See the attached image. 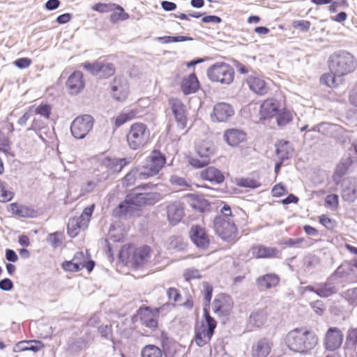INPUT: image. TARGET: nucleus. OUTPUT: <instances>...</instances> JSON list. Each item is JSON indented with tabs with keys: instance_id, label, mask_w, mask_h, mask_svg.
<instances>
[{
	"instance_id": "1",
	"label": "nucleus",
	"mask_w": 357,
	"mask_h": 357,
	"mask_svg": "<svg viewBox=\"0 0 357 357\" xmlns=\"http://www.w3.org/2000/svg\"><path fill=\"white\" fill-rule=\"evenodd\" d=\"M284 343L294 352L307 354L317 346L318 338L312 332L303 328H296L286 335Z\"/></svg>"
},
{
	"instance_id": "2",
	"label": "nucleus",
	"mask_w": 357,
	"mask_h": 357,
	"mask_svg": "<svg viewBox=\"0 0 357 357\" xmlns=\"http://www.w3.org/2000/svg\"><path fill=\"white\" fill-rule=\"evenodd\" d=\"M100 168L98 172L100 174H96V181H90L83 187L85 192L92 191L98 183L105 181L113 173L119 172L123 167L130 162L128 158H112L102 156L98 159Z\"/></svg>"
},
{
	"instance_id": "3",
	"label": "nucleus",
	"mask_w": 357,
	"mask_h": 357,
	"mask_svg": "<svg viewBox=\"0 0 357 357\" xmlns=\"http://www.w3.org/2000/svg\"><path fill=\"white\" fill-rule=\"evenodd\" d=\"M220 212L221 215L216 216L213 220L215 231L222 240L233 241L237 234L234 220L236 215L228 205H225Z\"/></svg>"
},
{
	"instance_id": "4",
	"label": "nucleus",
	"mask_w": 357,
	"mask_h": 357,
	"mask_svg": "<svg viewBox=\"0 0 357 357\" xmlns=\"http://www.w3.org/2000/svg\"><path fill=\"white\" fill-rule=\"evenodd\" d=\"M329 68L332 73L341 77L352 73L356 68L355 59L347 52H338L329 58Z\"/></svg>"
},
{
	"instance_id": "5",
	"label": "nucleus",
	"mask_w": 357,
	"mask_h": 357,
	"mask_svg": "<svg viewBox=\"0 0 357 357\" xmlns=\"http://www.w3.org/2000/svg\"><path fill=\"white\" fill-rule=\"evenodd\" d=\"M204 315L206 322L198 323L195 327V342L199 347L209 342L216 328V321L210 316L206 308L204 309Z\"/></svg>"
},
{
	"instance_id": "6",
	"label": "nucleus",
	"mask_w": 357,
	"mask_h": 357,
	"mask_svg": "<svg viewBox=\"0 0 357 357\" xmlns=\"http://www.w3.org/2000/svg\"><path fill=\"white\" fill-rule=\"evenodd\" d=\"M126 137L129 147L132 150H137L149 142L150 131L145 124L135 123L130 126Z\"/></svg>"
},
{
	"instance_id": "7",
	"label": "nucleus",
	"mask_w": 357,
	"mask_h": 357,
	"mask_svg": "<svg viewBox=\"0 0 357 357\" xmlns=\"http://www.w3.org/2000/svg\"><path fill=\"white\" fill-rule=\"evenodd\" d=\"M165 163V155L158 151H153L146 158L144 165L139 167V178L146 179L156 175Z\"/></svg>"
},
{
	"instance_id": "8",
	"label": "nucleus",
	"mask_w": 357,
	"mask_h": 357,
	"mask_svg": "<svg viewBox=\"0 0 357 357\" xmlns=\"http://www.w3.org/2000/svg\"><path fill=\"white\" fill-rule=\"evenodd\" d=\"M234 72L227 63L218 62L210 66L207 70V75L213 82L223 84H229L233 82Z\"/></svg>"
},
{
	"instance_id": "9",
	"label": "nucleus",
	"mask_w": 357,
	"mask_h": 357,
	"mask_svg": "<svg viewBox=\"0 0 357 357\" xmlns=\"http://www.w3.org/2000/svg\"><path fill=\"white\" fill-rule=\"evenodd\" d=\"M93 207V205L86 207L79 217L69 220L67 225V231L70 237H75L81 230H84L88 227Z\"/></svg>"
},
{
	"instance_id": "10",
	"label": "nucleus",
	"mask_w": 357,
	"mask_h": 357,
	"mask_svg": "<svg viewBox=\"0 0 357 357\" xmlns=\"http://www.w3.org/2000/svg\"><path fill=\"white\" fill-rule=\"evenodd\" d=\"M93 118L89 114L76 117L71 123L70 131L77 139H83L91 131L93 126Z\"/></svg>"
},
{
	"instance_id": "11",
	"label": "nucleus",
	"mask_w": 357,
	"mask_h": 357,
	"mask_svg": "<svg viewBox=\"0 0 357 357\" xmlns=\"http://www.w3.org/2000/svg\"><path fill=\"white\" fill-rule=\"evenodd\" d=\"M136 188L128 194L125 199L127 205L139 206L142 204H154L160 199V195L155 192H140Z\"/></svg>"
},
{
	"instance_id": "12",
	"label": "nucleus",
	"mask_w": 357,
	"mask_h": 357,
	"mask_svg": "<svg viewBox=\"0 0 357 357\" xmlns=\"http://www.w3.org/2000/svg\"><path fill=\"white\" fill-rule=\"evenodd\" d=\"M234 114V110L231 105L218 102L214 105L211 117L213 122H227Z\"/></svg>"
},
{
	"instance_id": "13",
	"label": "nucleus",
	"mask_w": 357,
	"mask_h": 357,
	"mask_svg": "<svg viewBox=\"0 0 357 357\" xmlns=\"http://www.w3.org/2000/svg\"><path fill=\"white\" fill-rule=\"evenodd\" d=\"M343 333L337 328H330L324 337V344L326 349L335 351L340 347L343 341Z\"/></svg>"
},
{
	"instance_id": "14",
	"label": "nucleus",
	"mask_w": 357,
	"mask_h": 357,
	"mask_svg": "<svg viewBox=\"0 0 357 357\" xmlns=\"http://www.w3.org/2000/svg\"><path fill=\"white\" fill-rule=\"evenodd\" d=\"M66 86L70 95L74 96L79 93L85 86L82 73L75 71L70 74L66 82Z\"/></svg>"
},
{
	"instance_id": "15",
	"label": "nucleus",
	"mask_w": 357,
	"mask_h": 357,
	"mask_svg": "<svg viewBox=\"0 0 357 357\" xmlns=\"http://www.w3.org/2000/svg\"><path fill=\"white\" fill-rule=\"evenodd\" d=\"M233 306V301L229 296L219 294L213 303V310L219 315H226L230 312Z\"/></svg>"
},
{
	"instance_id": "16",
	"label": "nucleus",
	"mask_w": 357,
	"mask_h": 357,
	"mask_svg": "<svg viewBox=\"0 0 357 357\" xmlns=\"http://www.w3.org/2000/svg\"><path fill=\"white\" fill-rule=\"evenodd\" d=\"M158 313V309L153 310L149 307L141 308L138 311L142 324L151 328L157 327Z\"/></svg>"
},
{
	"instance_id": "17",
	"label": "nucleus",
	"mask_w": 357,
	"mask_h": 357,
	"mask_svg": "<svg viewBox=\"0 0 357 357\" xmlns=\"http://www.w3.org/2000/svg\"><path fill=\"white\" fill-rule=\"evenodd\" d=\"M112 92L113 97L119 100H124L129 92V86L126 79L119 77L114 79L112 84Z\"/></svg>"
},
{
	"instance_id": "18",
	"label": "nucleus",
	"mask_w": 357,
	"mask_h": 357,
	"mask_svg": "<svg viewBox=\"0 0 357 357\" xmlns=\"http://www.w3.org/2000/svg\"><path fill=\"white\" fill-rule=\"evenodd\" d=\"M190 236L192 242L199 248H206L209 245L208 236L205 229L198 225L192 226Z\"/></svg>"
},
{
	"instance_id": "19",
	"label": "nucleus",
	"mask_w": 357,
	"mask_h": 357,
	"mask_svg": "<svg viewBox=\"0 0 357 357\" xmlns=\"http://www.w3.org/2000/svg\"><path fill=\"white\" fill-rule=\"evenodd\" d=\"M341 195L344 201L354 202L357 199V180L349 178L344 181Z\"/></svg>"
},
{
	"instance_id": "20",
	"label": "nucleus",
	"mask_w": 357,
	"mask_h": 357,
	"mask_svg": "<svg viewBox=\"0 0 357 357\" xmlns=\"http://www.w3.org/2000/svg\"><path fill=\"white\" fill-rule=\"evenodd\" d=\"M170 104L178 127L183 129L186 125L185 106L180 100L176 98L171 99Z\"/></svg>"
},
{
	"instance_id": "21",
	"label": "nucleus",
	"mask_w": 357,
	"mask_h": 357,
	"mask_svg": "<svg viewBox=\"0 0 357 357\" xmlns=\"http://www.w3.org/2000/svg\"><path fill=\"white\" fill-rule=\"evenodd\" d=\"M223 137L231 146H237L246 140V134L242 130L236 128L225 130Z\"/></svg>"
},
{
	"instance_id": "22",
	"label": "nucleus",
	"mask_w": 357,
	"mask_h": 357,
	"mask_svg": "<svg viewBox=\"0 0 357 357\" xmlns=\"http://www.w3.org/2000/svg\"><path fill=\"white\" fill-rule=\"evenodd\" d=\"M246 82L251 91L259 95H264L268 92V88L264 79L256 75H250Z\"/></svg>"
},
{
	"instance_id": "23",
	"label": "nucleus",
	"mask_w": 357,
	"mask_h": 357,
	"mask_svg": "<svg viewBox=\"0 0 357 357\" xmlns=\"http://www.w3.org/2000/svg\"><path fill=\"white\" fill-rule=\"evenodd\" d=\"M280 103L273 98L266 99L260 107L259 114L261 119L273 117L278 112Z\"/></svg>"
},
{
	"instance_id": "24",
	"label": "nucleus",
	"mask_w": 357,
	"mask_h": 357,
	"mask_svg": "<svg viewBox=\"0 0 357 357\" xmlns=\"http://www.w3.org/2000/svg\"><path fill=\"white\" fill-rule=\"evenodd\" d=\"M167 214L169 221L176 225L179 222L183 217V207L181 202H174L168 204Z\"/></svg>"
},
{
	"instance_id": "25",
	"label": "nucleus",
	"mask_w": 357,
	"mask_h": 357,
	"mask_svg": "<svg viewBox=\"0 0 357 357\" xmlns=\"http://www.w3.org/2000/svg\"><path fill=\"white\" fill-rule=\"evenodd\" d=\"M273 347L271 341L268 339H261L252 345L251 355L252 357H266Z\"/></svg>"
},
{
	"instance_id": "26",
	"label": "nucleus",
	"mask_w": 357,
	"mask_h": 357,
	"mask_svg": "<svg viewBox=\"0 0 357 357\" xmlns=\"http://www.w3.org/2000/svg\"><path fill=\"white\" fill-rule=\"evenodd\" d=\"M151 248L144 246L136 249L132 255L131 262L135 267H139L146 264L150 259Z\"/></svg>"
},
{
	"instance_id": "27",
	"label": "nucleus",
	"mask_w": 357,
	"mask_h": 357,
	"mask_svg": "<svg viewBox=\"0 0 357 357\" xmlns=\"http://www.w3.org/2000/svg\"><path fill=\"white\" fill-rule=\"evenodd\" d=\"M249 252L252 257L256 258H270L275 257L278 251L275 248L255 245L250 248Z\"/></svg>"
},
{
	"instance_id": "28",
	"label": "nucleus",
	"mask_w": 357,
	"mask_h": 357,
	"mask_svg": "<svg viewBox=\"0 0 357 357\" xmlns=\"http://www.w3.org/2000/svg\"><path fill=\"white\" fill-rule=\"evenodd\" d=\"M276 155L281 162L291 157L294 152L291 144L284 140L278 142L276 144Z\"/></svg>"
},
{
	"instance_id": "29",
	"label": "nucleus",
	"mask_w": 357,
	"mask_h": 357,
	"mask_svg": "<svg viewBox=\"0 0 357 357\" xmlns=\"http://www.w3.org/2000/svg\"><path fill=\"white\" fill-rule=\"evenodd\" d=\"M200 177L204 180L217 183H220L224 181V176L222 172L213 167H209L201 171Z\"/></svg>"
},
{
	"instance_id": "30",
	"label": "nucleus",
	"mask_w": 357,
	"mask_h": 357,
	"mask_svg": "<svg viewBox=\"0 0 357 357\" xmlns=\"http://www.w3.org/2000/svg\"><path fill=\"white\" fill-rule=\"evenodd\" d=\"M199 88V82L195 74L185 78L181 84V89L185 94L195 93Z\"/></svg>"
},
{
	"instance_id": "31",
	"label": "nucleus",
	"mask_w": 357,
	"mask_h": 357,
	"mask_svg": "<svg viewBox=\"0 0 357 357\" xmlns=\"http://www.w3.org/2000/svg\"><path fill=\"white\" fill-rule=\"evenodd\" d=\"M40 342L37 341H21L17 342L13 347L15 353L26 351L36 352L40 349Z\"/></svg>"
},
{
	"instance_id": "32",
	"label": "nucleus",
	"mask_w": 357,
	"mask_h": 357,
	"mask_svg": "<svg viewBox=\"0 0 357 357\" xmlns=\"http://www.w3.org/2000/svg\"><path fill=\"white\" fill-rule=\"evenodd\" d=\"M267 318V313L264 310H258L252 312L249 317V324L255 327L262 326Z\"/></svg>"
},
{
	"instance_id": "33",
	"label": "nucleus",
	"mask_w": 357,
	"mask_h": 357,
	"mask_svg": "<svg viewBox=\"0 0 357 357\" xmlns=\"http://www.w3.org/2000/svg\"><path fill=\"white\" fill-rule=\"evenodd\" d=\"M188 198L190 206L197 211H204L208 206V202L202 197L192 194Z\"/></svg>"
},
{
	"instance_id": "34",
	"label": "nucleus",
	"mask_w": 357,
	"mask_h": 357,
	"mask_svg": "<svg viewBox=\"0 0 357 357\" xmlns=\"http://www.w3.org/2000/svg\"><path fill=\"white\" fill-rule=\"evenodd\" d=\"M279 278L275 274H266L258 279L257 282L261 289H270L279 283Z\"/></svg>"
},
{
	"instance_id": "35",
	"label": "nucleus",
	"mask_w": 357,
	"mask_h": 357,
	"mask_svg": "<svg viewBox=\"0 0 357 357\" xmlns=\"http://www.w3.org/2000/svg\"><path fill=\"white\" fill-rule=\"evenodd\" d=\"M123 236L124 231L119 223L116 222L111 225L108 231V238L110 240L119 242L123 239Z\"/></svg>"
},
{
	"instance_id": "36",
	"label": "nucleus",
	"mask_w": 357,
	"mask_h": 357,
	"mask_svg": "<svg viewBox=\"0 0 357 357\" xmlns=\"http://www.w3.org/2000/svg\"><path fill=\"white\" fill-rule=\"evenodd\" d=\"M352 160L351 158H348L346 160L342 161L336 167L335 174L333 175V180L338 183L341 177L344 175L349 167L351 165Z\"/></svg>"
},
{
	"instance_id": "37",
	"label": "nucleus",
	"mask_w": 357,
	"mask_h": 357,
	"mask_svg": "<svg viewBox=\"0 0 357 357\" xmlns=\"http://www.w3.org/2000/svg\"><path fill=\"white\" fill-rule=\"evenodd\" d=\"M295 114L293 111L284 109L279 112L277 117V123L279 126H285L294 119Z\"/></svg>"
},
{
	"instance_id": "38",
	"label": "nucleus",
	"mask_w": 357,
	"mask_h": 357,
	"mask_svg": "<svg viewBox=\"0 0 357 357\" xmlns=\"http://www.w3.org/2000/svg\"><path fill=\"white\" fill-rule=\"evenodd\" d=\"M162 351L154 344L144 346L141 351L142 357H162Z\"/></svg>"
},
{
	"instance_id": "39",
	"label": "nucleus",
	"mask_w": 357,
	"mask_h": 357,
	"mask_svg": "<svg viewBox=\"0 0 357 357\" xmlns=\"http://www.w3.org/2000/svg\"><path fill=\"white\" fill-rule=\"evenodd\" d=\"M136 115V112L131 109H128L122 112L115 119V126L119 127L123 123L132 119Z\"/></svg>"
},
{
	"instance_id": "40",
	"label": "nucleus",
	"mask_w": 357,
	"mask_h": 357,
	"mask_svg": "<svg viewBox=\"0 0 357 357\" xmlns=\"http://www.w3.org/2000/svg\"><path fill=\"white\" fill-rule=\"evenodd\" d=\"M197 153L200 158L208 159L213 153V149L208 142H204L197 146Z\"/></svg>"
},
{
	"instance_id": "41",
	"label": "nucleus",
	"mask_w": 357,
	"mask_h": 357,
	"mask_svg": "<svg viewBox=\"0 0 357 357\" xmlns=\"http://www.w3.org/2000/svg\"><path fill=\"white\" fill-rule=\"evenodd\" d=\"M336 289L334 286H332L329 284H325L321 285L316 290V294L321 297H328L336 292Z\"/></svg>"
},
{
	"instance_id": "42",
	"label": "nucleus",
	"mask_w": 357,
	"mask_h": 357,
	"mask_svg": "<svg viewBox=\"0 0 357 357\" xmlns=\"http://www.w3.org/2000/svg\"><path fill=\"white\" fill-rule=\"evenodd\" d=\"M47 242L54 248L59 247L63 241V234L60 232H54L48 234Z\"/></svg>"
},
{
	"instance_id": "43",
	"label": "nucleus",
	"mask_w": 357,
	"mask_h": 357,
	"mask_svg": "<svg viewBox=\"0 0 357 357\" xmlns=\"http://www.w3.org/2000/svg\"><path fill=\"white\" fill-rule=\"evenodd\" d=\"M186 247L183 239L180 236H172L169 239L168 248L178 250H184Z\"/></svg>"
},
{
	"instance_id": "44",
	"label": "nucleus",
	"mask_w": 357,
	"mask_h": 357,
	"mask_svg": "<svg viewBox=\"0 0 357 357\" xmlns=\"http://www.w3.org/2000/svg\"><path fill=\"white\" fill-rule=\"evenodd\" d=\"M139 168L131 170L128 174L126 175L123 180V184L125 186H130L135 183L136 179H139Z\"/></svg>"
},
{
	"instance_id": "45",
	"label": "nucleus",
	"mask_w": 357,
	"mask_h": 357,
	"mask_svg": "<svg viewBox=\"0 0 357 357\" xmlns=\"http://www.w3.org/2000/svg\"><path fill=\"white\" fill-rule=\"evenodd\" d=\"M114 8H116V10L110 16L112 22H114L118 20H125L128 18V14L124 12L121 6L115 4Z\"/></svg>"
},
{
	"instance_id": "46",
	"label": "nucleus",
	"mask_w": 357,
	"mask_h": 357,
	"mask_svg": "<svg viewBox=\"0 0 357 357\" xmlns=\"http://www.w3.org/2000/svg\"><path fill=\"white\" fill-rule=\"evenodd\" d=\"M32 113L43 116L46 119H49L51 114V107L49 105H41L37 107L33 106Z\"/></svg>"
},
{
	"instance_id": "47",
	"label": "nucleus",
	"mask_w": 357,
	"mask_h": 357,
	"mask_svg": "<svg viewBox=\"0 0 357 357\" xmlns=\"http://www.w3.org/2000/svg\"><path fill=\"white\" fill-rule=\"evenodd\" d=\"M335 76L337 75L331 71V73H325L321 77V82L329 87H334L336 85Z\"/></svg>"
},
{
	"instance_id": "48",
	"label": "nucleus",
	"mask_w": 357,
	"mask_h": 357,
	"mask_svg": "<svg viewBox=\"0 0 357 357\" xmlns=\"http://www.w3.org/2000/svg\"><path fill=\"white\" fill-rule=\"evenodd\" d=\"M170 182L172 184L175 185L181 186L184 188L192 189V184L189 181L177 176H172L170 178Z\"/></svg>"
},
{
	"instance_id": "49",
	"label": "nucleus",
	"mask_w": 357,
	"mask_h": 357,
	"mask_svg": "<svg viewBox=\"0 0 357 357\" xmlns=\"http://www.w3.org/2000/svg\"><path fill=\"white\" fill-rule=\"evenodd\" d=\"M114 73V67L112 63H101V68L100 70L99 77H109Z\"/></svg>"
},
{
	"instance_id": "50",
	"label": "nucleus",
	"mask_w": 357,
	"mask_h": 357,
	"mask_svg": "<svg viewBox=\"0 0 357 357\" xmlns=\"http://www.w3.org/2000/svg\"><path fill=\"white\" fill-rule=\"evenodd\" d=\"M62 268L65 271L70 272H77L82 270V268L74 261L73 259L70 261H63L62 264Z\"/></svg>"
},
{
	"instance_id": "51",
	"label": "nucleus",
	"mask_w": 357,
	"mask_h": 357,
	"mask_svg": "<svg viewBox=\"0 0 357 357\" xmlns=\"http://www.w3.org/2000/svg\"><path fill=\"white\" fill-rule=\"evenodd\" d=\"M83 66L84 69L89 71L91 74L98 76L101 68V63L96 62L93 63H91L89 62H86L84 63Z\"/></svg>"
},
{
	"instance_id": "52",
	"label": "nucleus",
	"mask_w": 357,
	"mask_h": 357,
	"mask_svg": "<svg viewBox=\"0 0 357 357\" xmlns=\"http://www.w3.org/2000/svg\"><path fill=\"white\" fill-rule=\"evenodd\" d=\"M13 198V193L5 188L4 183L0 180V202H8Z\"/></svg>"
},
{
	"instance_id": "53",
	"label": "nucleus",
	"mask_w": 357,
	"mask_h": 357,
	"mask_svg": "<svg viewBox=\"0 0 357 357\" xmlns=\"http://www.w3.org/2000/svg\"><path fill=\"white\" fill-rule=\"evenodd\" d=\"M284 244L291 247L302 248L305 245V241L303 238H288L284 241Z\"/></svg>"
},
{
	"instance_id": "54",
	"label": "nucleus",
	"mask_w": 357,
	"mask_h": 357,
	"mask_svg": "<svg viewBox=\"0 0 357 357\" xmlns=\"http://www.w3.org/2000/svg\"><path fill=\"white\" fill-rule=\"evenodd\" d=\"M115 4L98 3L93 5L92 9L100 13H107L112 10Z\"/></svg>"
},
{
	"instance_id": "55",
	"label": "nucleus",
	"mask_w": 357,
	"mask_h": 357,
	"mask_svg": "<svg viewBox=\"0 0 357 357\" xmlns=\"http://www.w3.org/2000/svg\"><path fill=\"white\" fill-rule=\"evenodd\" d=\"M346 344L353 348L356 347L357 344V331L351 330L347 337Z\"/></svg>"
},
{
	"instance_id": "56",
	"label": "nucleus",
	"mask_w": 357,
	"mask_h": 357,
	"mask_svg": "<svg viewBox=\"0 0 357 357\" xmlns=\"http://www.w3.org/2000/svg\"><path fill=\"white\" fill-rule=\"evenodd\" d=\"M239 185L245 188H257L260 186L259 182L252 178H243L240 181Z\"/></svg>"
},
{
	"instance_id": "57",
	"label": "nucleus",
	"mask_w": 357,
	"mask_h": 357,
	"mask_svg": "<svg viewBox=\"0 0 357 357\" xmlns=\"http://www.w3.org/2000/svg\"><path fill=\"white\" fill-rule=\"evenodd\" d=\"M73 259L82 269L84 268L85 262L88 260V257L83 252H77Z\"/></svg>"
},
{
	"instance_id": "58",
	"label": "nucleus",
	"mask_w": 357,
	"mask_h": 357,
	"mask_svg": "<svg viewBox=\"0 0 357 357\" xmlns=\"http://www.w3.org/2000/svg\"><path fill=\"white\" fill-rule=\"evenodd\" d=\"M326 204L333 210L336 209L338 206V196L335 194L327 195L326 197Z\"/></svg>"
},
{
	"instance_id": "59",
	"label": "nucleus",
	"mask_w": 357,
	"mask_h": 357,
	"mask_svg": "<svg viewBox=\"0 0 357 357\" xmlns=\"http://www.w3.org/2000/svg\"><path fill=\"white\" fill-rule=\"evenodd\" d=\"M292 25L295 29L303 31H307L310 27V22L305 20H296L293 22Z\"/></svg>"
},
{
	"instance_id": "60",
	"label": "nucleus",
	"mask_w": 357,
	"mask_h": 357,
	"mask_svg": "<svg viewBox=\"0 0 357 357\" xmlns=\"http://www.w3.org/2000/svg\"><path fill=\"white\" fill-rule=\"evenodd\" d=\"M183 275L185 280L187 281L201 278V275L199 274V271L197 269H188L185 271Z\"/></svg>"
},
{
	"instance_id": "61",
	"label": "nucleus",
	"mask_w": 357,
	"mask_h": 357,
	"mask_svg": "<svg viewBox=\"0 0 357 357\" xmlns=\"http://www.w3.org/2000/svg\"><path fill=\"white\" fill-rule=\"evenodd\" d=\"M208 162V159H206L204 158H201V159L192 158L190 160V165L198 168L207 165Z\"/></svg>"
},
{
	"instance_id": "62",
	"label": "nucleus",
	"mask_w": 357,
	"mask_h": 357,
	"mask_svg": "<svg viewBox=\"0 0 357 357\" xmlns=\"http://www.w3.org/2000/svg\"><path fill=\"white\" fill-rule=\"evenodd\" d=\"M15 65L21 69L26 68L31 64V60L29 58H20L14 62Z\"/></svg>"
},
{
	"instance_id": "63",
	"label": "nucleus",
	"mask_w": 357,
	"mask_h": 357,
	"mask_svg": "<svg viewBox=\"0 0 357 357\" xmlns=\"http://www.w3.org/2000/svg\"><path fill=\"white\" fill-rule=\"evenodd\" d=\"M349 101L351 105L357 107V84L349 91Z\"/></svg>"
},
{
	"instance_id": "64",
	"label": "nucleus",
	"mask_w": 357,
	"mask_h": 357,
	"mask_svg": "<svg viewBox=\"0 0 357 357\" xmlns=\"http://www.w3.org/2000/svg\"><path fill=\"white\" fill-rule=\"evenodd\" d=\"M346 297L352 303L357 304V288L347 290L346 292Z\"/></svg>"
}]
</instances>
